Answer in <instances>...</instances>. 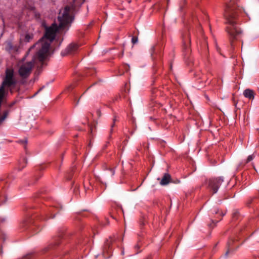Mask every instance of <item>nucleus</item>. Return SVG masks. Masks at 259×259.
Returning <instances> with one entry per match:
<instances>
[{"mask_svg": "<svg viewBox=\"0 0 259 259\" xmlns=\"http://www.w3.org/2000/svg\"><path fill=\"white\" fill-rule=\"evenodd\" d=\"M74 7L73 5L67 6L60 12L58 20V26L54 23L49 27H46L44 36L29 50L36 49V54L31 61L20 63L18 65V74L22 79L27 78L32 72L36 59L44 61L49 55L51 43L55 39L56 33L59 30L68 28L73 20Z\"/></svg>", "mask_w": 259, "mask_h": 259, "instance_id": "f257e3e1", "label": "nucleus"}, {"mask_svg": "<svg viewBox=\"0 0 259 259\" xmlns=\"http://www.w3.org/2000/svg\"><path fill=\"white\" fill-rule=\"evenodd\" d=\"M233 3V0H231L227 5L224 16L228 24L226 30L228 34L232 39H237L238 36L241 33V30L235 25L236 15L234 12L235 7L232 6Z\"/></svg>", "mask_w": 259, "mask_h": 259, "instance_id": "f03ea898", "label": "nucleus"}, {"mask_svg": "<svg viewBox=\"0 0 259 259\" xmlns=\"http://www.w3.org/2000/svg\"><path fill=\"white\" fill-rule=\"evenodd\" d=\"M223 182L224 178L223 177L209 179L207 181L208 188L213 194H215L217 192L220 185Z\"/></svg>", "mask_w": 259, "mask_h": 259, "instance_id": "7ed1b4c3", "label": "nucleus"}, {"mask_svg": "<svg viewBox=\"0 0 259 259\" xmlns=\"http://www.w3.org/2000/svg\"><path fill=\"white\" fill-rule=\"evenodd\" d=\"M239 244L237 243V239L231 238L227 242V250L226 252L225 255L227 256L228 254L232 252L234 249L237 248Z\"/></svg>", "mask_w": 259, "mask_h": 259, "instance_id": "20e7f679", "label": "nucleus"}, {"mask_svg": "<svg viewBox=\"0 0 259 259\" xmlns=\"http://www.w3.org/2000/svg\"><path fill=\"white\" fill-rule=\"evenodd\" d=\"M78 48V45L76 44H71L69 45L63 53V55L72 54L75 53Z\"/></svg>", "mask_w": 259, "mask_h": 259, "instance_id": "39448f33", "label": "nucleus"}, {"mask_svg": "<svg viewBox=\"0 0 259 259\" xmlns=\"http://www.w3.org/2000/svg\"><path fill=\"white\" fill-rule=\"evenodd\" d=\"M171 180V176L168 173H165L161 179L160 184L162 186L167 185Z\"/></svg>", "mask_w": 259, "mask_h": 259, "instance_id": "423d86ee", "label": "nucleus"}, {"mask_svg": "<svg viewBox=\"0 0 259 259\" xmlns=\"http://www.w3.org/2000/svg\"><path fill=\"white\" fill-rule=\"evenodd\" d=\"M190 44V36L189 33L186 34L183 36V46L184 48L185 49H186L187 48H188Z\"/></svg>", "mask_w": 259, "mask_h": 259, "instance_id": "0eeeda50", "label": "nucleus"}, {"mask_svg": "<svg viewBox=\"0 0 259 259\" xmlns=\"http://www.w3.org/2000/svg\"><path fill=\"white\" fill-rule=\"evenodd\" d=\"M243 95L249 99H253L254 98V92L250 89H246L243 92Z\"/></svg>", "mask_w": 259, "mask_h": 259, "instance_id": "6e6552de", "label": "nucleus"}, {"mask_svg": "<svg viewBox=\"0 0 259 259\" xmlns=\"http://www.w3.org/2000/svg\"><path fill=\"white\" fill-rule=\"evenodd\" d=\"M27 163V159L25 158H23L21 159L19 163V169L20 170L24 168Z\"/></svg>", "mask_w": 259, "mask_h": 259, "instance_id": "1a4fd4ad", "label": "nucleus"}, {"mask_svg": "<svg viewBox=\"0 0 259 259\" xmlns=\"http://www.w3.org/2000/svg\"><path fill=\"white\" fill-rule=\"evenodd\" d=\"M255 157V155L254 154L249 155L247 159L244 161V162H242L241 164L245 165V164L250 162L252 161L254 158Z\"/></svg>", "mask_w": 259, "mask_h": 259, "instance_id": "9d476101", "label": "nucleus"}, {"mask_svg": "<svg viewBox=\"0 0 259 259\" xmlns=\"http://www.w3.org/2000/svg\"><path fill=\"white\" fill-rule=\"evenodd\" d=\"M17 144L19 145H27L29 144L27 139L23 138L22 139L19 140L17 142Z\"/></svg>", "mask_w": 259, "mask_h": 259, "instance_id": "9b49d317", "label": "nucleus"}, {"mask_svg": "<svg viewBox=\"0 0 259 259\" xmlns=\"http://www.w3.org/2000/svg\"><path fill=\"white\" fill-rule=\"evenodd\" d=\"M62 234H63V233H62L61 234H60L59 235V236L57 237V238L55 237L54 238V241L56 242H55L56 245H58L60 243V240L62 236Z\"/></svg>", "mask_w": 259, "mask_h": 259, "instance_id": "f8f14e48", "label": "nucleus"}, {"mask_svg": "<svg viewBox=\"0 0 259 259\" xmlns=\"http://www.w3.org/2000/svg\"><path fill=\"white\" fill-rule=\"evenodd\" d=\"M107 169L108 170L109 172H110L109 175L111 177H112L115 174V170L113 168H107Z\"/></svg>", "mask_w": 259, "mask_h": 259, "instance_id": "ddd939ff", "label": "nucleus"}, {"mask_svg": "<svg viewBox=\"0 0 259 259\" xmlns=\"http://www.w3.org/2000/svg\"><path fill=\"white\" fill-rule=\"evenodd\" d=\"M32 38V35L29 34H27L25 35V40L26 42H28L29 41V40L30 39H31Z\"/></svg>", "mask_w": 259, "mask_h": 259, "instance_id": "4468645a", "label": "nucleus"}, {"mask_svg": "<svg viewBox=\"0 0 259 259\" xmlns=\"http://www.w3.org/2000/svg\"><path fill=\"white\" fill-rule=\"evenodd\" d=\"M213 211L215 214L220 213V215H221V216H224V215H225V213H224V212H222V211H221V212H220V211H219V209H217V208H214V209H213Z\"/></svg>", "mask_w": 259, "mask_h": 259, "instance_id": "2eb2a0df", "label": "nucleus"}, {"mask_svg": "<svg viewBox=\"0 0 259 259\" xmlns=\"http://www.w3.org/2000/svg\"><path fill=\"white\" fill-rule=\"evenodd\" d=\"M32 253H28L23 257V259H30L32 257Z\"/></svg>", "mask_w": 259, "mask_h": 259, "instance_id": "dca6fc26", "label": "nucleus"}, {"mask_svg": "<svg viewBox=\"0 0 259 259\" xmlns=\"http://www.w3.org/2000/svg\"><path fill=\"white\" fill-rule=\"evenodd\" d=\"M211 222H212V224H209L208 226H209V227H211V228H213L215 225V224L219 222V221H217L216 222H215L214 221H213L212 220H210Z\"/></svg>", "mask_w": 259, "mask_h": 259, "instance_id": "f3484780", "label": "nucleus"}, {"mask_svg": "<svg viewBox=\"0 0 259 259\" xmlns=\"http://www.w3.org/2000/svg\"><path fill=\"white\" fill-rule=\"evenodd\" d=\"M132 41L133 44H135L138 41V37H133L132 39Z\"/></svg>", "mask_w": 259, "mask_h": 259, "instance_id": "a211bd4d", "label": "nucleus"}, {"mask_svg": "<svg viewBox=\"0 0 259 259\" xmlns=\"http://www.w3.org/2000/svg\"><path fill=\"white\" fill-rule=\"evenodd\" d=\"M115 121V119H114V120H113V122H114V123H113L112 124V125H111V132H112V128L114 127V125H115V124H114Z\"/></svg>", "mask_w": 259, "mask_h": 259, "instance_id": "6ab92c4d", "label": "nucleus"}, {"mask_svg": "<svg viewBox=\"0 0 259 259\" xmlns=\"http://www.w3.org/2000/svg\"><path fill=\"white\" fill-rule=\"evenodd\" d=\"M237 213H238L237 212L234 213V214H233V218H235L236 216H237Z\"/></svg>", "mask_w": 259, "mask_h": 259, "instance_id": "aec40b11", "label": "nucleus"}, {"mask_svg": "<svg viewBox=\"0 0 259 259\" xmlns=\"http://www.w3.org/2000/svg\"><path fill=\"white\" fill-rule=\"evenodd\" d=\"M163 143H165V141H163V142H162V143H161L160 144H163Z\"/></svg>", "mask_w": 259, "mask_h": 259, "instance_id": "412c9836", "label": "nucleus"}, {"mask_svg": "<svg viewBox=\"0 0 259 259\" xmlns=\"http://www.w3.org/2000/svg\"><path fill=\"white\" fill-rule=\"evenodd\" d=\"M258 198H259V190H258Z\"/></svg>", "mask_w": 259, "mask_h": 259, "instance_id": "4be33fe9", "label": "nucleus"}, {"mask_svg": "<svg viewBox=\"0 0 259 259\" xmlns=\"http://www.w3.org/2000/svg\"><path fill=\"white\" fill-rule=\"evenodd\" d=\"M259 259V258H258Z\"/></svg>", "mask_w": 259, "mask_h": 259, "instance_id": "5701e85b", "label": "nucleus"}]
</instances>
